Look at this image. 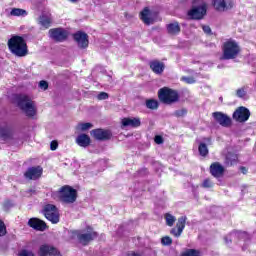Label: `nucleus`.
I'll list each match as a JSON object with an SVG mask.
<instances>
[{"mask_svg": "<svg viewBox=\"0 0 256 256\" xmlns=\"http://www.w3.org/2000/svg\"><path fill=\"white\" fill-rule=\"evenodd\" d=\"M249 117H251V112L249 109L241 106L233 113V119L238 121V123H245V121H249Z\"/></svg>", "mask_w": 256, "mask_h": 256, "instance_id": "9", "label": "nucleus"}, {"mask_svg": "<svg viewBox=\"0 0 256 256\" xmlns=\"http://www.w3.org/2000/svg\"><path fill=\"white\" fill-rule=\"evenodd\" d=\"M57 147H59V143L57 141H52L50 143V149L51 151H57Z\"/></svg>", "mask_w": 256, "mask_h": 256, "instance_id": "43", "label": "nucleus"}, {"mask_svg": "<svg viewBox=\"0 0 256 256\" xmlns=\"http://www.w3.org/2000/svg\"><path fill=\"white\" fill-rule=\"evenodd\" d=\"M41 175H43V168L41 166L30 167L24 173L25 179L29 181H37V179L41 178Z\"/></svg>", "mask_w": 256, "mask_h": 256, "instance_id": "10", "label": "nucleus"}, {"mask_svg": "<svg viewBox=\"0 0 256 256\" xmlns=\"http://www.w3.org/2000/svg\"><path fill=\"white\" fill-rule=\"evenodd\" d=\"M240 171L243 175H247V169L244 166L240 167Z\"/></svg>", "mask_w": 256, "mask_h": 256, "instance_id": "48", "label": "nucleus"}, {"mask_svg": "<svg viewBox=\"0 0 256 256\" xmlns=\"http://www.w3.org/2000/svg\"><path fill=\"white\" fill-rule=\"evenodd\" d=\"M0 137L2 139L7 140V139H11V130L7 129V128H1L0 129Z\"/></svg>", "mask_w": 256, "mask_h": 256, "instance_id": "33", "label": "nucleus"}, {"mask_svg": "<svg viewBox=\"0 0 256 256\" xmlns=\"http://www.w3.org/2000/svg\"><path fill=\"white\" fill-rule=\"evenodd\" d=\"M164 219L168 227H173V225H175V222L177 221V218H175V216H173V214H170V213H166L164 215Z\"/></svg>", "mask_w": 256, "mask_h": 256, "instance_id": "29", "label": "nucleus"}, {"mask_svg": "<svg viewBox=\"0 0 256 256\" xmlns=\"http://www.w3.org/2000/svg\"><path fill=\"white\" fill-rule=\"evenodd\" d=\"M8 49L16 57H27L29 49L25 38L19 35H14L8 40Z\"/></svg>", "mask_w": 256, "mask_h": 256, "instance_id": "1", "label": "nucleus"}, {"mask_svg": "<svg viewBox=\"0 0 256 256\" xmlns=\"http://www.w3.org/2000/svg\"><path fill=\"white\" fill-rule=\"evenodd\" d=\"M247 89H249V86H244V87L238 89L236 91L237 97H240L241 99H243V97H245V95H247Z\"/></svg>", "mask_w": 256, "mask_h": 256, "instance_id": "35", "label": "nucleus"}, {"mask_svg": "<svg viewBox=\"0 0 256 256\" xmlns=\"http://www.w3.org/2000/svg\"><path fill=\"white\" fill-rule=\"evenodd\" d=\"M95 237H97L96 232H88L78 235L79 242L82 243V245H87V243L93 241Z\"/></svg>", "mask_w": 256, "mask_h": 256, "instance_id": "21", "label": "nucleus"}, {"mask_svg": "<svg viewBox=\"0 0 256 256\" xmlns=\"http://www.w3.org/2000/svg\"><path fill=\"white\" fill-rule=\"evenodd\" d=\"M7 235V228L5 227V222L0 220V237Z\"/></svg>", "mask_w": 256, "mask_h": 256, "instance_id": "38", "label": "nucleus"}, {"mask_svg": "<svg viewBox=\"0 0 256 256\" xmlns=\"http://www.w3.org/2000/svg\"><path fill=\"white\" fill-rule=\"evenodd\" d=\"M237 159L238 158L236 154L228 153L226 155L224 165H226V167H233V165H237Z\"/></svg>", "mask_w": 256, "mask_h": 256, "instance_id": "24", "label": "nucleus"}, {"mask_svg": "<svg viewBox=\"0 0 256 256\" xmlns=\"http://www.w3.org/2000/svg\"><path fill=\"white\" fill-rule=\"evenodd\" d=\"M11 17H27V12L20 8H13L10 11Z\"/></svg>", "mask_w": 256, "mask_h": 256, "instance_id": "27", "label": "nucleus"}, {"mask_svg": "<svg viewBox=\"0 0 256 256\" xmlns=\"http://www.w3.org/2000/svg\"><path fill=\"white\" fill-rule=\"evenodd\" d=\"M213 5L216 11H229L235 7L233 0H213Z\"/></svg>", "mask_w": 256, "mask_h": 256, "instance_id": "11", "label": "nucleus"}, {"mask_svg": "<svg viewBox=\"0 0 256 256\" xmlns=\"http://www.w3.org/2000/svg\"><path fill=\"white\" fill-rule=\"evenodd\" d=\"M38 256H63L57 248L49 245H42L39 248Z\"/></svg>", "mask_w": 256, "mask_h": 256, "instance_id": "13", "label": "nucleus"}, {"mask_svg": "<svg viewBox=\"0 0 256 256\" xmlns=\"http://www.w3.org/2000/svg\"><path fill=\"white\" fill-rule=\"evenodd\" d=\"M146 107L147 109L155 111V109H159V102L155 99H148L146 100Z\"/></svg>", "mask_w": 256, "mask_h": 256, "instance_id": "30", "label": "nucleus"}, {"mask_svg": "<svg viewBox=\"0 0 256 256\" xmlns=\"http://www.w3.org/2000/svg\"><path fill=\"white\" fill-rule=\"evenodd\" d=\"M78 191H81V189L73 188L69 185H64L58 190V193H78Z\"/></svg>", "mask_w": 256, "mask_h": 256, "instance_id": "28", "label": "nucleus"}, {"mask_svg": "<svg viewBox=\"0 0 256 256\" xmlns=\"http://www.w3.org/2000/svg\"><path fill=\"white\" fill-rule=\"evenodd\" d=\"M167 31L169 35H178V33H181V27L179 26L178 22H174V23L168 24Z\"/></svg>", "mask_w": 256, "mask_h": 256, "instance_id": "25", "label": "nucleus"}, {"mask_svg": "<svg viewBox=\"0 0 256 256\" xmlns=\"http://www.w3.org/2000/svg\"><path fill=\"white\" fill-rule=\"evenodd\" d=\"M79 49H87L89 47V35L83 31H78L73 35Z\"/></svg>", "mask_w": 256, "mask_h": 256, "instance_id": "8", "label": "nucleus"}, {"mask_svg": "<svg viewBox=\"0 0 256 256\" xmlns=\"http://www.w3.org/2000/svg\"><path fill=\"white\" fill-rule=\"evenodd\" d=\"M180 256H201V251L195 249H187Z\"/></svg>", "mask_w": 256, "mask_h": 256, "instance_id": "32", "label": "nucleus"}, {"mask_svg": "<svg viewBox=\"0 0 256 256\" xmlns=\"http://www.w3.org/2000/svg\"><path fill=\"white\" fill-rule=\"evenodd\" d=\"M176 117H183V115H187V110L182 109L175 112Z\"/></svg>", "mask_w": 256, "mask_h": 256, "instance_id": "44", "label": "nucleus"}, {"mask_svg": "<svg viewBox=\"0 0 256 256\" xmlns=\"http://www.w3.org/2000/svg\"><path fill=\"white\" fill-rule=\"evenodd\" d=\"M207 15V3L201 2L198 6H193L191 10L188 11V17L190 19H203Z\"/></svg>", "mask_w": 256, "mask_h": 256, "instance_id": "5", "label": "nucleus"}, {"mask_svg": "<svg viewBox=\"0 0 256 256\" xmlns=\"http://www.w3.org/2000/svg\"><path fill=\"white\" fill-rule=\"evenodd\" d=\"M198 151L202 157H207V155H209V148H207V144L205 143H200Z\"/></svg>", "mask_w": 256, "mask_h": 256, "instance_id": "31", "label": "nucleus"}, {"mask_svg": "<svg viewBox=\"0 0 256 256\" xmlns=\"http://www.w3.org/2000/svg\"><path fill=\"white\" fill-rule=\"evenodd\" d=\"M210 173L213 177L219 179V177H223L225 174V167L219 162H214L210 165Z\"/></svg>", "mask_w": 256, "mask_h": 256, "instance_id": "16", "label": "nucleus"}, {"mask_svg": "<svg viewBox=\"0 0 256 256\" xmlns=\"http://www.w3.org/2000/svg\"><path fill=\"white\" fill-rule=\"evenodd\" d=\"M49 35L53 41L63 43L69 37V32L63 28H53L49 30Z\"/></svg>", "mask_w": 256, "mask_h": 256, "instance_id": "7", "label": "nucleus"}, {"mask_svg": "<svg viewBox=\"0 0 256 256\" xmlns=\"http://www.w3.org/2000/svg\"><path fill=\"white\" fill-rule=\"evenodd\" d=\"M127 256H140V255L137 254V253L131 252V253H129Z\"/></svg>", "mask_w": 256, "mask_h": 256, "instance_id": "49", "label": "nucleus"}, {"mask_svg": "<svg viewBox=\"0 0 256 256\" xmlns=\"http://www.w3.org/2000/svg\"><path fill=\"white\" fill-rule=\"evenodd\" d=\"M223 56L222 59L229 60L235 59L239 53H241V48L235 40H228L224 42L223 47Z\"/></svg>", "mask_w": 256, "mask_h": 256, "instance_id": "3", "label": "nucleus"}, {"mask_svg": "<svg viewBox=\"0 0 256 256\" xmlns=\"http://www.w3.org/2000/svg\"><path fill=\"white\" fill-rule=\"evenodd\" d=\"M140 19L145 25H153V17H151V10L149 7H145L140 12Z\"/></svg>", "mask_w": 256, "mask_h": 256, "instance_id": "20", "label": "nucleus"}, {"mask_svg": "<svg viewBox=\"0 0 256 256\" xmlns=\"http://www.w3.org/2000/svg\"><path fill=\"white\" fill-rule=\"evenodd\" d=\"M28 225L29 227H32V229H35L36 231H45V229H47V224H45V222L38 218H31L28 221Z\"/></svg>", "mask_w": 256, "mask_h": 256, "instance_id": "19", "label": "nucleus"}, {"mask_svg": "<svg viewBox=\"0 0 256 256\" xmlns=\"http://www.w3.org/2000/svg\"><path fill=\"white\" fill-rule=\"evenodd\" d=\"M69 1H71V3H77V1L79 0H69Z\"/></svg>", "mask_w": 256, "mask_h": 256, "instance_id": "50", "label": "nucleus"}, {"mask_svg": "<svg viewBox=\"0 0 256 256\" xmlns=\"http://www.w3.org/2000/svg\"><path fill=\"white\" fill-rule=\"evenodd\" d=\"M76 143L79 147H89L91 145V138L87 134H80L76 138Z\"/></svg>", "mask_w": 256, "mask_h": 256, "instance_id": "22", "label": "nucleus"}, {"mask_svg": "<svg viewBox=\"0 0 256 256\" xmlns=\"http://www.w3.org/2000/svg\"><path fill=\"white\" fill-rule=\"evenodd\" d=\"M44 215L48 221H51L54 225L59 223L60 215L59 209L53 204H48L44 207Z\"/></svg>", "mask_w": 256, "mask_h": 256, "instance_id": "6", "label": "nucleus"}, {"mask_svg": "<svg viewBox=\"0 0 256 256\" xmlns=\"http://www.w3.org/2000/svg\"><path fill=\"white\" fill-rule=\"evenodd\" d=\"M150 69L155 73L156 75H162L165 71V64L159 60H153L149 62Z\"/></svg>", "mask_w": 256, "mask_h": 256, "instance_id": "18", "label": "nucleus"}, {"mask_svg": "<svg viewBox=\"0 0 256 256\" xmlns=\"http://www.w3.org/2000/svg\"><path fill=\"white\" fill-rule=\"evenodd\" d=\"M18 256H35V253H33L31 250H21L18 253Z\"/></svg>", "mask_w": 256, "mask_h": 256, "instance_id": "41", "label": "nucleus"}, {"mask_svg": "<svg viewBox=\"0 0 256 256\" xmlns=\"http://www.w3.org/2000/svg\"><path fill=\"white\" fill-rule=\"evenodd\" d=\"M161 243L162 245L169 246L173 244V239H171L169 236H165L161 239Z\"/></svg>", "mask_w": 256, "mask_h": 256, "instance_id": "39", "label": "nucleus"}, {"mask_svg": "<svg viewBox=\"0 0 256 256\" xmlns=\"http://www.w3.org/2000/svg\"><path fill=\"white\" fill-rule=\"evenodd\" d=\"M90 133L97 141H107V139H111V132L109 130L94 129Z\"/></svg>", "mask_w": 256, "mask_h": 256, "instance_id": "15", "label": "nucleus"}, {"mask_svg": "<svg viewBox=\"0 0 256 256\" xmlns=\"http://www.w3.org/2000/svg\"><path fill=\"white\" fill-rule=\"evenodd\" d=\"M214 185L215 184L213 183V181H211V179L207 178L202 182L201 187H203L204 189H211V188H213Z\"/></svg>", "mask_w": 256, "mask_h": 256, "instance_id": "36", "label": "nucleus"}, {"mask_svg": "<svg viewBox=\"0 0 256 256\" xmlns=\"http://www.w3.org/2000/svg\"><path fill=\"white\" fill-rule=\"evenodd\" d=\"M174 237H181V234H179V229L178 228H173L170 232Z\"/></svg>", "mask_w": 256, "mask_h": 256, "instance_id": "45", "label": "nucleus"}, {"mask_svg": "<svg viewBox=\"0 0 256 256\" xmlns=\"http://www.w3.org/2000/svg\"><path fill=\"white\" fill-rule=\"evenodd\" d=\"M212 117L221 125L222 127H230L231 118L222 112H214Z\"/></svg>", "mask_w": 256, "mask_h": 256, "instance_id": "14", "label": "nucleus"}, {"mask_svg": "<svg viewBox=\"0 0 256 256\" xmlns=\"http://www.w3.org/2000/svg\"><path fill=\"white\" fill-rule=\"evenodd\" d=\"M185 223H187V216H181L176 224V228L178 229V235H181V233H183V229H185Z\"/></svg>", "mask_w": 256, "mask_h": 256, "instance_id": "26", "label": "nucleus"}, {"mask_svg": "<svg viewBox=\"0 0 256 256\" xmlns=\"http://www.w3.org/2000/svg\"><path fill=\"white\" fill-rule=\"evenodd\" d=\"M154 141L157 143V145H161L163 143V137L155 136Z\"/></svg>", "mask_w": 256, "mask_h": 256, "instance_id": "46", "label": "nucleus"}, {"mask_svg": "<svg viewBox=\"0 0 256 256\" xmlns=\"http://www.w3.org/2000/svg\"><path fill=\"white\" fill-rule=\"evenodd\" d=\"M122 125L124 127H140L141 120L139 118H124L122 120Z\"/></svg>", "mask_w": 256, "mask_h": 256, "instance_id": "23", "label": "nucleus"}, {"mask_svg": "<svg viewBox=\"0 0 256 256\" xmlns=\"http://www.w3.org/2000/svg\"><path fill=\"white\" fill-rule=\"evenodd\" d=\"M106 99H109V94L106 93V92H100V93L97 95V100H98V101H105Z\"/></svg>", "mask_w": 256, "mask_h": 256, "instance_id": "40", "label": "nucleus"}, {"mask_svg": "<svg viewBox=\"0 0 256 256\" xmlns=\"http://www.w3.org/2000/svg\"><path fill=\"white\" fill-rule=\"evenodd\" d=\"M158 97L162 103H166L167 105H171V103H177V101H179V94L177 91L169 88L160 89Z\"/></svg>", "mask_w": 256, "mask_h": 256, "instance_id": "4", "label": "nucleus"}, {"mask_svg": "<svg viewBox=\"0 0 256 256\" xmlns=\"http://www.w3.org/2000/svg\"><path fill=\"white\" fill-rule=\"evenodd\" d=\"M181 81H184V83H187L188 85H193V83H195V78L191 76H183Z\"/></svg>", "mask_w": 256, "mask_h": 256, "instance_id": "37", "label": "nucleus"}, {"mask_svg": "<svg viewBox=\"0 0 256 256\" xmlns=\"http://www.w3.org/2000/svg\"><path fill=\"white\" fill-rule=\"evenodd\" d=\"M39 87L42 89V91H47V89H49V83H47L45 80H41L39 82Z\"/></svg>", "mask_w": 256, "mask_h": 256, "instance_id": "42", "label": "nucleus"}, {"mask_svg": "<svg viewBox=\"0 0 256 256\" xmlns=\"http://www.w3.org/2000/svg\"><path fill=\"white\" fill-rule=\"evenodd\" d=\"M18 107L27 115V117H35L37 114V107L35 102L27 95H20L18 97Z\"/></svg>", "mask_w": 256, "mask_h": 256, "instance_id": "2", "label": "nucleus"}, {"mask_svg": "<svg viewBox=\"0 0 256 256\" xmlns=\"http://www.w3.org/2000/svg\"><path fill=\"white\" fill-rule=\"evenodd\" d=\"M202 29L206 35H211V27L209 26H202Z\"/></svg>", "mask_w": 256, "mask_h": 256, "instance_id": "47", "label": "nucleus"}, {"mask_svg": "<svg viewBox=\"0 0 256 256\" xmlns=\"http://www.w3.org/2000/svg\"><path fill=\"white\" fill-rule=\"evenodd\" d=\"M93 127V124L87 122V123H79L76 127L78 131H88V129H91Z\"/></svg>", "mask_w": 256, "mask_h": 256, "instance_id": "34", "label": "nucleus"}, {"mask_svg": "<svg viewBox=\"0 0 256 256\" xmlns=\"http://www.w3.org/2000/svg\"><path fill=\"white\" fill-rule=\"evenodd\" d=\"M53 23V17L49 12H43L38 18V24H40L43 29H49Z\"/></svg>", "mask_w": 256, "mask_h": 256, "instance_id": "17", "label": "nucleus"}, {"mask_svg": "<svg viewBox=\"0 0 256 256\" xmlns=\"http://www.w3.org/2000/svg\"><path fill=\"white\" fill-rule=\"evenodd\" d=\"M57 199L64 205H71L77 201V193H57Z\"/></svg>", "mask_w": 256, "mask_h": 256, "instance_id": "12", "label": "nucleus"}]
</instances>
